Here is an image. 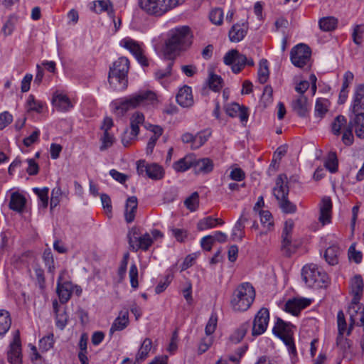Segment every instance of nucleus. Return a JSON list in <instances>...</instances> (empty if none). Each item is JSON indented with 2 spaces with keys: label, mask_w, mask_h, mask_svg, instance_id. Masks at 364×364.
Wrapping results in <instances>:
<instances>
[{
  "label": "nucleus",
  "mask_w": 364,
  "mask_h": 364,
  "mask_svg": "<svg viewBox=\"0 0 364 364\" xmlns=\"http://www.w3.org/2000/svg\"><path fill=\"white\" fill-rule=\"evenodd\" d=\"M193 40V33L189 26L176 27L168 32L166 41L164 54L169 58L178 55L180 52L188 49Z\"/></svg>",
  "instance_id": "f257e3e1"
},
{
  "label": "nucleus",
  "mask_w": 364,
  "mask_h": 364,
  "mask_svg": "<svg viewBox=\"0 0 364 364\" xmlns=\"http://www.w3.org/2000/svg\"><path fill=\"white\" fill-rule=\"evenodd\" d=\"M241 107L242 106L237 103H232L225 107V112L230 117H237V114L238 112H240Z\"/></svg>",
  "instance_id": "774afa93"
},
{
  "label": "nucleus",
  "mask_w": 364,
  "mask_h": 364,
  "mask_svg": "<svg viewBox=\"0 0 364 364\" xmlns=\"http://www.w3.org/2000/svg\"><path fill=\"white\" fill-rule=\"evenodd\" d=\"M176 101L183 107H189L193 105V97L191 87H181L176 95Z\"/></svg>",
  "instance_id": "393cba45"
},
{
  "label": "nucleus",
  "mask_w": 364,
  "mask_h": 364,
  "mask_svg": "<svg viewBox=\"0 0 364 364\" xmlns=\"http://www.w3.org/2000/svg\"><path fill=\"white\" fill-rule=\"evenodd\" d=\"M129 70V60L126 57H120L109 68L108 80L114 88L123 90L127 85V74Z\"/></svg>",
  "instance_id": "7ed1b4c3"
},
{
  "label": "nucleus",
  "mask_w": 364,
  "mask_h": 364,
  "mask_svg": "<svg viewBox=\"0 0 364 364\" xmlns=\"http://www.w3.org/2000/svg\"><path fill=\"white\" fill-rule=\"evenodd\" d=\"M301 274L304 282L311 287H322L328 279L326 273L313 264L304 266Z\"/></svg>",
  "instance_id": "6e6552de"
},
{
  "label": "nucleus",
  "mask_w": 364,
  "mask_h": 364,
  "mask_svg": "<svg viewBox=\"0 0 364 364\" xmlns=\"http://www.w3.org/2000/svg\"><path fill=\"white\" fill-rule=\"evenodd\" d=\"M349 124L354 129L356 136L364 139V112L351 113Z\"/></svg>",
  "instance_id": "412c9836"
},
{
  "label": "nucleus",
  "mask_w": 364,
  "mask_h": 364,
  "mask_svg": "<svg viewBox=\"0 0 364 364\" xmlns=\"http://www.w3.org/2000/svg\"><path fill=\"white\" fill-rule=\"evenodd\" d=\"M156 100V94L150 90L141 91L129 97L121 100L118 103H113L115 112L118 114L123 115L130 109H134L137 106L143 104L153 103Z\"/></svg>",
  "instance_id": "20e7f679"
},
{
  "label": "nucleus",
  "mask_w": 364,
  "mask_h": 364,
  "mask_svg": "<svg viewBox=\"0 0 364 364\" xmlns=\"http://www.w3.org/2000/svg\"><path fill=\"white\" fill-rule=\"evenodd\" d=\"M230 177L232 180L236 181H241L245 179V172L240 168H235L232 169Z\"/></svg>",
  "instance_id": "69168bd1"
},
{
  "label": "nucleus",
  "mask_w": 364,
  "mask_h": 364,
  "mask_svg": "<svg viewBox=\"0 0 364 364\" xmlns=\"http://www.w3.org/2000/svg\"><path fill=\"white\" fill-rule=\"evenodd\" d=\"M353 128L350 127V124L348 123L347 127L344 129L343 136H342V141L344 144L347 146H350L353 143Z\"/></svg>",
  "instance_id": "6e6d98bb"
},
{
  "label": "nucleus",
  "mask_w": 364,
  "mask_h": 364,
  "mask_svg": "<svg viewBox=\"0 0 364 364\" xmlns=\"http://www.w3.org/2000/svg\"><path fill=\"white\" fill-rule=\"evenodd\" d=\"M319 27L322 31H331L336 28L338 21L332 16L323 17L319 20Z\"/></svg>",
  "instance_id": "37998d69"
},
{
  "label": "nucleus",
  "mask_w": 364,
  "mask_h": 364,
  "mask_svg": "<svg viewBox=\"0 0 364 364\" xmlns=\"http://www.w3.org/2000/svg\"><path fill=\"white\" fill-rule=\"evenodd\" d=\"M255 297V291L250 283L240 284L234 291L230 306L235 311H245L252 305Z\"/></svg>",
  "instance_id": "f03ea898"
},
{
  "label": "nucleus",
  "mask_w": 364,
  "mask_h": 364,
  "mask_svg": "<svg viewBox=\"0 0 364 364\" xmlns=\"http://www.w3.org/2000/svg\"><path fill=\"white\" fill-rule=\"evenodd\" d=\"M214 242V238H213L212 235H207L201 239L200 245L203 250L210 251Z\"/></svg>",
  "instance_id": "338daca9"
},
{
  "label": "nucleus",
  "mask_w": 364,
  "mask_h": 364,
  "mask_svg": "<svg viewBox=\"0 0 364 364\" xmlns=\"http://www.w3.org/2000/svg\"><path fill=\"white\" fill-rule=\"evenodd\" d=\"M139 175L144 173L152 180H160L164 176L163 168L157 164H146L144 161H139L136 166Z\"/></svg>",
  "instance_id": "4468645a"
},
{
  "label": "nucleus",
  "mask_w": 364,
  "mask_h": 364,
  "mask_svg": "<svg viewBox=\"0 0 364 364\" xmlns=\"http://www.w3.org/2000/svg\"><path fill=\"white\" fill-rule=\"evenodd\" d=\"M62 277H59L57 284V293L60 302L66 303L71 296L73 284L70 282H61Z\"/></svg>",
  "instance_id": "cd10ccee"
},
{
  "label": "nucleus",
  "mask_w": 364,
  "mask_h": 364,
  "mask_svg": "<svg viewBox=\"0 0 364 364\" xmlns=\"http://www.w3.org/2000/svg\"><path fill=\"white\" fill-rule=\"evenodd\" d=\"M348 257L350 260H353L358 264L362 260V253L360 251H357L355 245H352L348 249Z\"/></svg>",
  "instance_id": "e2e57ef3"
},
{
  "label": "nucleus",
  "mask_w": 364,
  "mask_h": 364,
  "mask_svg": "<svg viewBox=\"0 0 364 364\" xmlns=\"http://www.w3.org/2000/svg\"><path fill=\"white\" fill-rule=\"evenodd\" d=\"M127 237L130 247L135 251L139 249L147 250L153 243V239L149 233L140 235L136 228H132L129 231Z\"/></svg>",
  "instance_id": "9b49d317"
},
{
  "label": "nucleus",
  "mask_w": 364,
  "mask_h": 364,
  "mask_svg": "<svg viewBox=\"0 0 364 364\" xmlns=\"http://www.w3.org/2000/svg\"><path fill=\"white\" fill-rule=\"evenodd\" d=\"M293 110L301 117H305L309 113L308 99L305 95H300L291 103Z\"/></svg>",
  "instance_id": "c85d7f7f"
},
{
  "label": "nucleus",
  "mask_w": 364,
  "mask_h": 364,
  "mask_svg": "<svg viewBox=\"0 0 364 364\" xmlns=\"http://www.w3.org/2000/svg\"><path fill=\"white\" fill-rule=\"evenodd\" d=\"M311 55L310 48L304 43H300L291 49L290 58L294 65L298 68H303L310 60Z\"/></svg>",
  "instance_id": "ddd939ff"
},
{
  "label": "nucleus",
  "mask_w": 364,
  "mask_h": 364,
  "mask_svg": "<svg viewBox=\"0 0 364 364\" xmlns=\"http://www.w3.org/2000/svg\"><path fill=\"white\" fill-rule=\"evenodd\" d=\"M339 253L340 250L337 246H331L326 250L324 257L329 264L334 265L338 262Z\"/></svg>",
  "instance_id": "58836bf2"
},
{
  "label": "nucleus",
  "mask_w": 364,
  "mask_h": 364,
  "mask_svg": "<svg viewBox=\"0 0 364 364\" xmlns=\"http://www.w3.org/2000/svg\"><path fill=\"white\" fill-rule=\"evenodd\" d=\"M119 45L122 47L129 50V52L136 58L137 61L143 66L148 65V61L145 55L143 54V50L140 45L135 41L126 38L122 39Z\"/></svg>",
  "instance_id": "dca6fc26"
},
{
  "label": "nucleus",
  "mask_w": 364,
  "mask_h": 364,
  "mask_svg": "<svg viewBox=\"0 0 364 364\" xmlns=\"http://www.w3.org/2000/svg\"><path fill=\"white\" fill-rule=\"evenodd\" d=\"M258 213L260 216L261 223L267 230H269L273 226L272 214L268 210L259 211Z\"/></svg>",
  "instance_id": "de8ad7c7"
},
{
  "label": "nucleus",
  "mask_w": 364,
  "mask_h": 364,
  "mask_svg": "<svg viewBox=\"0 0 364 364\" xmlns=\"http://www.w3.org/2000/svg\"><path fill=\"white\" fill-rule=\"evenodd\" d=\"M152 348V341L150 338H146L142 342L138 353L135 357L134 364H139L144 361L149 355Z\"/></svg>",
  "instance_id": "473e14b6"
},
{
  "label": "nucleus",
  "mask_w": 364,
  "mask_h": 364,
  "mask_svg": "<svg viewBox=\"0 0 364 364\" xmlns=\"http://www.w3.org/2000/svg\"><path fill=\"white\" fill-rule=\"evenodd\" d=\"M273 194L279 202V205L282 212L287 214L294 213L296 206L288 199L289 187L282 176H279L276 181V186L273 188Z\"/></svg>",
  "instance_id": "0eeeda50"
},
{
  "label": "nucleus",
  "mask_w": 364,
  "mask_h": 364,
  "mask_svg": "<svg viewBox=\"0 0 364 364\" xmlns=\"http://www.w3.org/2000/svg\"><path fill=\"white\" fill-rule=\"evenodd\" d=\"M129 278H130V283L131 286L136 289L139 286L138 283V269L135 264H132L129 269Z\"/></svg>",
  "instance_id": "680f3d73"
},
{
  "label": "nucleus",
  "mask_w": 364,
  "mask_h": 364,
  "mask_svg": "<svg viewBox=\"0 0 364 364\" xmlns=\"http://www.w3.org/2000/svg\"><path fill=\"white\" fill-rule=\"evenodd\" d=\"M43 259L50 272L54 269V259L50 249L46 250L43 254Z\"/></svg>",
  "instance_id": "bf43d9fd"
},
{
  "label": "nucleus",
  "mask_w": 364,
  "mask_h": 364,
  "mask_svg": "<svg viewBox=\"0 0 364 364\" xmlns=\"http://www.w3.org/2000/svg\"><path fill=\"white\" fill-rule=\"evenodd\" d=\"M311 304V300L305 298H294L289 299L286 304L284 310L294 316H297L300 311L307 307Z\"/></svg>",
  "instance_id": "a211bd4d"
},
{
  "label": "nucleus",
  "mask_w": 364,
  "mask_h": 364,
  "mask_svg": "<svg viewBox=\"0 0 364 364\" xmlns=\"http://www.w3.org/2000/svg\"><path fill=\"white\" fill-rule=\"evenodd\" d=\"M269 70L268 62L266 59H262L259 62L257 72L258 80L261 84L265 83L269 79Z\"/></svg>",
  "instance_id": "a19ab883"
},
{
  "label": "nucleus",
  "mask_w": 364,
  "mask_h": 364,
  "mask_svg": "<svg viewBox=\"0 0 364 364\" xmlns=\"http://www.w3.org/2000/svg\"><path fill=\"white\" fill-rule=\"evenodd\" d=\"M53 335L50 333L40 340L39 347L41 350L47 351L53 348Z\"/></svg>",
  "instance_id": "5fc2aeb1"
},
{
  "label": "nucleus",
  "mask_w": 364,
  "mask_h": 364,
  "mask_svg": "<svg viewBox=\"0 0 364 364\" xmlns=\"http://www.w3.org/2000/svg\"><path fill=\"white\" fill-rule=\"evenodd\" d=\"M325 167L329 170L331 173H335L338 170V160L335 153L329 154L325 162Z\"/></svg>",
  "instance_id": "603ef678"
},
{
  "label": "nucleus",
  "mask_w": 364,
  "mask_h": 364,
  "mask_svg": "<svg viewBox=\"0 0 364 364\" xmlns=\"http://www.w3.org/2000/svg\"><path fill=\"white\" fill-rule=\"evenodd\" d=\"M282 250L287 256H290L295 250L291 245V237H282Z\"/></svg>",
  "instance_id": "13d9d810"
},
{
  "label": "nucleus",
  "mask_w": 364,
  "mask_h": 364,
  "mask_svg": "<svg viewBox=\"0 0 364 364\" xmlns=\"http://www.w3.org/2000/svg\"><path fill=\"white\" fill-rule=\"evenodd\" d=\"M101 141L102 145L100 146V150L104 151L107 148L110 147L113 144L114 141V137L108 132H104L103 136L101 138Z\"/></svg>",
  "instance_id": "052dcab7"
},
{
  "label": "nucleus",
  "mask_w": 364,
  "mask_h": 364,
  "mask_svg": "<svg viewBox=\"0 0 364 364\" xmlns=\"http://www.w3.org/2000/svg\"><path fill=\"white\" fill-rule=\"evenodd\" d=\"M197 173H208L212 171L213 163L208 158H203L197 160L193 155V166Z\"/></svg>",
  "instance_id": "2f4dec72"
},
{
  "label": "nucleus",
  "mask_w": 364,
  "mask_h": 364,
  "mask_svg": "<svg viewBox=\"0 0 364 364\" xmlns=\"http://www.w3.org/2000/svg\"><path fill=\"white\" fill-rule=\"evenodd\" d=\"M223 62L227 65H232L231 69L234 73H240L246 65L249 66L255 65L254 60L252 58L248 59L236 49H232L228 51L223 58Z\"/></svg>",
  "instance_id": "1a4fd4ad"
},
{
  "label": "nucleus",
  "mask_w": 364,
  "mask_h": 364,
  "mask_svg": "<svg viewBox=\"0 0 364 364\" xmlns=\"http://www.w3.org/2000/svg\"><path fill=\"white\" fill-rule=\"evenodd\" d=\"M13 120L12 115L8 112H4L0 114V130L4 129Z\"/></svg>",
  "instance_id": "0e129e2a"
},
{
  "label": "nucleus",
  "mask_w": 364,
  "mask_h": 364,
  "mask_svg": "<svg viewBox=\"0 0 364 364\" xmlns=\"http://www.w3.org/2000/svg\"><path fill=\"white\" fill-rule=\"evenodd\" d=\"M186 0H139V6L148 14L161 16Z\"/></svg>",
  "instance_id": "39448f33"
},
{
  "label": "nucleus",
  "mask_w": 364,
  "mask_h": 364,
  "mask_svg": "<svg viewBox=\"0 0 364 364\" xmlns=\"http://www.w3.org/2000/svg\"><path fill=\"white\" fill-rule=\"evenodd\" d=\"M351 321L350 320V325ZM337 325H338V336L336 338V344L343 349L350 348L349 341L343 337V334L346 332L348 333V329H347V323L345 318L344 313L342 310L339 311L337 314ZM350 328V326L348 327ZM350 333H349V335ZM348 336V334H347Z\"/></svg>",
  "instance_id": "f3484780"
},
{
  "label": "nucleus",
  "mask_w": 364,
  "mask_h": 364,
  "mask_svg": "<svg viewBox=\"0 0 364 364\" xmlns=\"http://www.w3.org/2000/svg\"><path fill=\"white\" fill-rule=\"evenodd\" d=\"M350 112L351 113L364 112V84L356 86Z\"/></svg>",
  "instance_id": "6ab92c4d"
},
{
  "label": "nucleus",
  "mask_w": 364,
  "mask_h": 364,
  "mask_svg": "<svg viewBox=\"0 0 364 364\" xmlns=\"http://www.w3.org/2000/svg\"><path fill=\"white\" fill-rule=\"evenodd\" d=\"M137 205L138 202L136 196H131L127 198L125 205L124 217L125 220L128 223L134 221L137 210Z\"/></svg>",
  "instance_id": "7c9ffc66"
},
{
  "label": "nucleus",
  "mask_w": 364,
  "mask_h": 364,
  "mask_svg": "<svg viewBox=\"0 0 364 364\" xmlns=\"http://www.w3.org/2000/svg\"><path fill=\"white\" fill-rule=\"evenodd\" d=\"M218 317L216 314L213 313L205 326V333L207 336H210L214 333L217 327Z\"/></svg>",
  "instance_id": "4d7b16f0"
},
{
  "label": "nucleus",
  "mask_w": 364,
  "mask_h": 364,
  "mask_svg": "<svg viewBox=\"0 0 364 364\" xmlns=\"http://www.w3.org/2000/svg\"><path fill=\"white\" fill-rule=\"evenodd\" d=\"M332 202L330 197L325 196L321 199L320 204L319 221L325 225L331 222Z\"/></svg>",
  "instance_id": "b1692460"
},
{
  "label": "nucleus",
  "mask_w": 364,
  "mask_h": 364,
  "mask_svg": "<svg viewBox=\"0 0 364 364\" xmlns=\"http://www.w3.org/2000/svg\"><path fill=\"white\" fill-rule=\"evenodd\" d=\"M61 196L62 191L60 187L57 186L52 190L50 203V208L51 210L59 204Z\"/></svg>",
  "instance_id": "864d4df0"
},
{
  "label": "nucleus",
  "mask_w": 364,
  "mask_h": 364,
  "mask_svg": "<svg viewBox=\"0 0 364 364\" xmlns=\"http://www.w3.org/2000/svg\"><path fill=\"white\" fill-rule=\"evenodd\" d=\"M273 333L278 336L288 347L291 353L296 352V348L292 338L291 326L285 323L281 318H278L273 328Z\"/></svg>",
  "instance_id": "9d476101"
},
{
  "label": "nucleus",
  "mask_w": 364,
  "mask_h": 364,
  "mask_svg": "<svg viewBox=\"0 0 364 364\" xmlns=\"http://www.w3.org/2000/svg\"><path fill=\"white\" fill-rule=\"evenodd\" d=\"M329 101L325 98L317 99L315 105L314 117L321 120L328 112Z\"/></svg>",
  "instance_id": "f704fd0d"
},
{
  "label": "nucleus",
  "mask_w": 364,
  "mask_h": 364,
  "mask_svg": "<svg viewBox=\"0 0 364 364\" xmlns=\"http://www.w3.org/2000/svg\"><path fill=\"white\" fill-rule=\"evenodd\" d=\"M351 294L353 295L350 305L349 306L348 313L350 316V325L348 331V334L351 333L354 324L358 320V316H359V308L358 305L359 301L363 294V282L361 276L355 275L350 281V284Z\"/></svg>",
  "instance_id": "423d86ee"
},
{
  "label": "nucleus",
  "mask_w": 364,
  "mask_h": 364,
  "mask_svg": "<svg viewBox=\"0 0 364 364\" xmlns=\"http://www.w3.org/2000/svg\"><path fill=\"white\" fill-rule=\"evenodd\" d=\"M215 220L211 216L206 217L200 220L197 224V228L199 231L212 228L215 226Z\"/></svg>",
  "instance_id": "09e8293b"
},
{
  "label": "nucleus",
  "mask_w": 364,
  "mask_h": 364,
  "mask_svg": "<svg viewBox=\"0 0 364 364\" xmlns=\"http://www.w3.org/2000/svg\"><path fill=\"white\" fill-rule=\"evenodd\" d=\"M144 122V116L142 113L135 112L130 119V129L124 130L122 136V142L124 146L130 144L131 141L135 139L139 132V124Z\"/></svg>",
  "instance_id": "f8f14e48"
},
{
  "label": "nucleus",
  "mask_w": 364,
  "mask_h": 364,
  "mask_svg": "<svg viewBox=\"0 0 364 364\" xmlns=\"http://www.w3.org/2000/svg\"><path fill=\"white\" fill-rule=\"evenodd\" d=\"M210 21L215 25H221L223 20V11L220 8L213 9L209 14Z\"/></svg>",
  "instance_id": "3c124183"
},
{
  "label": "nucleus",
  "mask_w": 364,
  "mask_h": 364,
  "mask_svg": "<svg viewBox=\"0 0 364 364\" xmlns=\"http://www.w3.org/2000/svg\"><path fill=\"white\" fill-rule=\"evenodd\" d=\"M45 103L38 100L33 95H30L26 102V108L27 112H35L41 113L44 107Z\"/></svg>",
  "instance_id": "c9c22d12"
},
{
  "label": "nucleus",
  "mask_w": 364,
  "mask_h": 364,
  "mask_svg": "<svg viewBox=\"0 0 364 364\" xmlns=\"http://www.w3.org/2000/svg\"><path fill=\"white\" fill-rule=\"evenodd\" d=\"M193 166V154L186 155L173 164V168L177 172H183Z\"/></svg>",
  "instance_id": "72a5a7b5"
},
{
  "label": "nucleus",
  "mask_w": 364,
  "mask_h": 364,
  "mask_svg": "<svg viewBox=\"0 0 364 364\" xmlns=\"http://www.w3.org/2000/svg\"><path fill=\"white\" fill-rule=\"evenodd\" d=\"M94 11L96 13L107 11L108 14L113 13L112 5L109 0H99L94 2Z\"/></svg>",
  "instance_id": "c03bdc74"
},
{
  "label": "nucleus",
  "mask_w": 364,
  "mask_h": 364,
  "mask_svg": "<svg viewBox=\"0 0 364 364\" xmlns=\"http://www.w3.org/2000/svg\"><path fill=\"white\" fill-rule=\"evenodd\" d=\"M129 323V311L127 309L120 311L118 316L114 320L109 329V333L120 331L126 328Z\"/></svg>",
  "instance_id": "5701e85b"
},
{
  "label": "nucleus",
  "mask_w": 364,
  "mask_h": 364,
  "mask_svg": "<svg viewBox=\"0 0 364 364\" xmlns=\"http://www.w3.org/2000/svg\"><path fill=\"white\" fill-rule=\"evenodd\" d=\"M184 204L191 211L196 210L199 205L198 193L197 192L193 193L188 198L185 200Z\"/></svg>",
  "instance_id": "49530a36"
},
{
  "label": "nucleus",
  "mask_w": 364,
  "mask_h": 364,
  "mask_svg": "<svg viewBox=\"0 0 364 364\" xmlns=\"http://www.w3.org/2000/svg\"><path fill=\"white\" fill-rule=\"evenodd\" d=\"M52 104L60 112H67L73 107L68 97L58 92L53 94Z\"/></svg>",
  "instance_id": "a878e982"
},
{
  "label": "nucleus",
  "mask_w": 364,
  "mask_h": 364,
  "mask_svg": "<svg viewBox=\"0 0 364 364\" xmlns=\"http://www.w3.org/2000/svg\"><path fill=\"white\" fill-rule=\"evenodd\" d=\"M11 318L9 311L0 309V336L4 335L10 328Z\"/></svg>",
  "instance_id": "e433bc0d"
},
{
  "label": "nucleus",
  "mask_w": 364,
  "mask_h": 364,
  "mask_svg": "<svg viewBox=\"0 0 364 364\" xmlns=\"http://www.w3.org/2000/svg\"><path fill=\"white\" fill-rule=\"evenodd\" d=\"M8 361L10 364H22L21 341L18 336L15 337L10 345Z\"/></svg>",
  "instance_id": "aec40b11"
},
{
  "label": "nucleus",
  "mask_w": 364,
  "mask_h": 364,
  "mask_svg": "<svg viewBox=\"0 0 364 364\" xmlns=\"http://www.w3.org/2000/svg\"><path fill=\"white\" fill-rule=\"evenodd\" d=\"M248 29L247 23L234 24L229 31V38L231 42L237 43L241 41L247 34Z\"/></svg>",
  "instance_id": "bb28decb"
},
{
  "label": "nucleus",
  "mask_w": 364,
  "mask_h": 364,
  "mask_svg": "<svg viewBox=\"0 0 364 364\" xmlns=\"http://www.w3.org/2000/svg\"><path fill=\"white\" fill-rule=\"evenodd\" d=\"M248 328V323H242L231 334L230 340L234 343L240 342L247 333Z\"/></svg>",
  "instance_id": "79ce46f5"
},
{
  "label": "nucleus",
  "mask_w": 364,
  "mask_h": 364,
  "mask_svg": "<svg viewBox=\"0 0 364 364\" xmlns=\"http://www.w3.org/2000/svg\"><path fill=\"white\" fill-rule=\"evenodd\" d=\"M223 79L220 75L211 73L208 78V85L215 92L219 91L223 87Z\"/></svg>",
  "instance_id": "a18cd8bd"
},
{
  "label": "nucleus",
  "mask_w": 364,
  "mask_h": 364,
  "mask_svg": "<svg viewBox=\"0 0 364 364\" xmlns=\"http://www.w3.org/2000/svg\"><path fill=\"white\" fill-rule=\"evenodd\" d=\"M250 218V214L243 210L240 218L236 222L232 232V238L234 240L241 241L245 236V224Z\"/></svg>",
  "instance_id": "4be33fe9"
},
{
  "label": "nucleus",
  "mask_w": 364,
  "mask_h": 364,
  "mask_svg": "<svg viewBox=\"0 0 364 364\" xmlns=\"http://www.w3.org/2000/svg\"><path fill=\"white\" fill-rule=\"evenodd\" d=\"M346 118L343 115H338L331 123V132L334 135L338 136L341 130L347 127Z\"/></svg>",
  "instance_id": "4c0bfd02"
},
{
  "label": "nucleus",
  "mask_w": 364,
  "mask_h": 364,
  "mask_svg": "<svg viewBox=\"0 0 364 364\" xmlns=\"http://www.w3.org/2000/svg\"><path fill=\"white\" fill-rule=\"evenodd\" d=\"M33 191L38 196L39 199V207L46 209L48 205L49 188L47 187H44L43 188H33Z\"/></svg>",
  "instance_id": "ea45409f"
},
{
  "label": "nucleus",
  "mask_w": 364,
  "mask_h": 364,
  "mask_svg": "<svg viewBox=\"0 0 364 364\" xmlns=\"http://www.w3.org/2000/svg\"><path fill=\"white\" fill-rule=\"evenodd\" d=\"M364 36V24L356 25L352 33L353 41L356 45L362 43L363 38Z\"/></svg>",
  "instance_id": "8fccbe9b"
},
{
  "label": "nucleus",
  "mask_w": 364,
  "mask_h": 364,
  "mask_svg": "<svg viewBox=\"0 0 364 364\" xmlns=\"http://www.w3.org/2000/svg\"><path fill=\"white\" fill-rule=\"evenodd\" d=\"M26 203V199L25 196L16 191L11 193L9 207L14 211L22 213L25 208Z\"/></svg>",
  "instance_id": "c756f323"
},
{
  "label": "nucleus",
  "mask_w": 364,
  "mask_h": 364,
  "mask_svg": "<svg viewBox=\"0 0 364 364\" xmlns=\"http://www.w3.org/2000/svg\"><path fill=\"white\" fill-rule=\"evenodd\" d=\"M269 320V310L266 308H262L255 315L253 321L252 335L257 336L264 333L267 330Z\"/></svg>",
  "instance_id": "2eb2a0df"
}]
</instances>
